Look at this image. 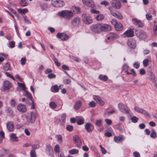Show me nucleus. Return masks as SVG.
<instances>
[{"label":"nucleus","instance_id":"nucleus-55","mask_svg":"<svg viewBox=\"0 0 157 157\" xmlns=\"http://www.w3.org/2000/svg\"><path fill=\"white\" fill-rule=\"evenodd\" d=\"M90 12L92 13L98 14L100 13L99 11L97 10L94 9H92L90 10Z\"/></svg>","mask_w":157,"mask_h":157},{"label":"nucleus","instance_id":"nucleus-50","mask_svg":"<svg viewBox=\"0 0 157 157\" xmlns=\"http://www.w3.org/2000/svg\"><path fill=\"white\" fill-rule=\"evenodd\" d=\"M66 129L68 131L71 132L73 129V127L71 125H68L66 126Z\"/></svg>","mask_w":157,"mask_h":157},{"label":"nucleus","instance_id":"nucleus-51","mask_svg":"<svg viewBox=\"0 0 157 157\" xmlns=\"http://www.w3.org/2000/svg\"><path fill=\"white\" fill-rule=\"evenodd\" d=\"M30 156L31 157H36V151L34 150H32L31 151Z\"/></svg>","mask_w":157,"mask_h":157},{"label":"nucleus","instance_id":"nucleus-61","mask_svg":"<svg viewBox=\"0 0 157 157\" xmlns=\"http://www.w3.org/2000/svg\"><path fill=\"white\" fill-rule=\"evenodd\" d=\"M111 23L114 25L115 27L119 22H117L116 20L113 19L111 21Z\"/></svg>","mask_w":157,"mask_h":157},{"label":"nucleus","instance_id":"nucleus-62","mask_svg":"<svg viewBox=\"0 0 157 157\" xmlns=\"http://www.w3.org/2000/svg\"><path fill=\"white\" fill-rule=\"evenodd\" d=\"M84 120L83 119H81L78 120L77 122V124L78 125H80L83 124L84 123Z\"/></svg>","mask_w":157,"mask_h":157},{"label":"nucleus","instance_id":"nucleus-11","mask_svg":"<svg viewBox=\"0 0 157 157\" xmlns=\"http://www.w3.org/2000/svg\"><path fill=\"white\" fill-rule=\"evenodd\" d=\"M80 23V18L78 17H76L73 19L71 21L72 25L74 27H78Z\"/></svg>","mask_w":157,"mask_h":157},{"label":"nucleus","instance_id":"nucleus-33","mask_svg":"<svg viewBox=\"0 0 157 157\" xmlns=\"http://www.w3.org/2000/svg\"><path fill=\"white\" fill-rule=\"evenodd\" d=\"M24 95L27 97V98L30 99H31L32 98L31 95L27 91L25 90L23 94Z\"/></svg>","mask_w":157,"mask_h":157},{"label":"nucleus","instance_id":"nucleus-59","mask_svg":"<svg viewBox=\"0 0 157 157\" xmlns=\"http://www.w3.org/2000/svg\"><path fill=\"white\" fill-rule=\"evenodd\" d=\"M26 58L25 57L22 58L21 60V64L22 65H23L25 63Z\"/></svg>","mask_w":157,"mask_h":157},{"label":"nucleus","instance_id":"nucleus-43","mask_svg":"<svg viewBox=\"0 0 157 157\" xmlns=\"http://www.w3.org/2000/svg\"><path fill=\"white\" fill-rule=\"evenodd\" d=\"M99 78L102 80L106 81L108 80V78L106 75L103 76L102 75H100L99 76Z\"/></svg>","mask_w":157,"mask_h":157},{"label":"nucleus","instance_id":"nucleus-8","mask_svg":"<svg viewBox=\"0 0 157 157\" xmlns=\"http://www.w3.org/2000/svg\"><path fill=\"white\" fill-rule=\"evenodd\" d=\"M83 4L86 6L92 8L95 7V4L93 0H82Z\"/></svg>","mask_w":157,"mask_h":157},{"label":"nucleus","instance_id":"nucleus-30","mask_svg":"<svg viewBox=\"0 0 157 157\" xmlns=\"http://www.w3.org/2000/svg\"><path fill=\"white\" fill-rule=\"evenodd\" d=\"M104 18V16L102 14H100L97 15L96 17V19L98 21H102Z\"/></svg>","mask_w":157,"mask_h":157},{"label":"nucleus","instance_id":"nucleus-52","mask_svg":"<svg viewBox=\"0 0 157 157\" xmlns=\"http://www.w3.org/2000/svg\"><path fill=\"white\" fill-rule=\"evenodd\" d=\"M53 59L57 66L58 67H59L60 66V63L58 61L57 59L56 58L54 57L53 58Z\"/></svg>","mask_w":157,"mask_h":157},{"label":"nucleus","instance_id":"nucleus-31","mask_svg":"<svg viewBox=\"0 0 157 157\" xmlns=\"http://www.w3.org/2000/svg\"><path fill=\"white\" fill-rule=\"evenodd\" d=\"M81 106V102L80 101H78L76 102L75 105L74 106L75 109L78 110L80 108Z\"/></svg>","mask_w":157,"mask_h":157},{"label":"nucleus","instance_id":"nucleus-25","mask_svg":"<svg viewBox=\"0 0 157 157\" xmlns=\"http://www.w3.org/2000/svg\"><path fill=\"white\" fill-rule=\"evenodd\" d=\"M53 151V148L52 147L49 145H48L46 146V151L47 153L49 155H50Z\"/></svg>","mask_w":157,"mask_h":157},{"label":"nucleus","instance_id":"nucleus-20","mask_svg":"<svg viewBox=\"0 0 157 157\" xmlns=\"http://www.w3.org/2000/svg\"><path fill=\"white\" fill-rule=\"evenodd\" d=\"M17 110L20 112H25L27 111V109L25 105L23 104H19L17 106Z\"/></svg>","mask_w":157,"mask_h":157},{"label":"nucleus","instance_id":"nucleus-32","mask_svg":"<svg viewBox=\"0 0 157 157\" xmlns=\"http://www.w3.org/2000/svg\"><path fill=\"white\" fill-rule=\"evenodd\" d=\"M115 128L119 130L120 132H124V129L122 128L121 126V124L119 123L115 126Z\"/></svg>","mask_w":157,"mask_h":157},{"label":"nucleus","instance_id":"nucleus-60","mask_svg":"<svg viewBox=\"0 0 157 157\" xmlns=\"http://www.w3.org/2000/svg\"><path fill=\"white\" fill-rule=\"evenodd\" d=\"M105 121L107 124L108 125H110L112 123V121L110 119H106L105 120Z\"/></svg>","mask_w":157,"mask_h":157},{"label":"nucleus","instance_id":"nucleus-1","mask_svg":"<svg viewBox=\"0 0 157 157\" xmlns=\"http://www.w3.org/2000/svg\"><path fill=\"white\" fill-rule=\"evenodd\" d=\"M135 34L137 37L140 40H145L147 38V33L143 30H136L135 31Z\"/></svg>","mask_w":157,"mask_h":157},{"label":"nucleus","instance_id":"nucleus-38","mask_svg":"<svg viewBox=\"0 0 157 157\" xmlns=\"http://www.w3.org/2000/svg\"><path fill=\"white\" fill-rule=\"evenodd\" d=\"M102 120L101 119L97 120L95 122V125L98 127H100L102 125Z\"/></svg>","mask_w":157,"mask_h":157},{"label":"nucleus","instance_id":"nucleus-9","mask_svg":"<svg viewBox=\"0 0 157 157\" xmlns=\"http://www.w3.org/2000/svg\"><path fill=\"white\" fill-rule=\"evenodd\" d=\"M100 30L104 32L110 31L112 29L111 26L106 24H100Z\"/></svg>","mask_w":157,"mask_h":157},{"label":"nucleus","instance_id":"nucleus-63","mask_svg":"<svg viewBox=\"0 0 157 157\" xmlns=\"http://www.w3.org/2000/svg\"><path fill=\"white\" fill-rule=\"evenodd\" d=\"M101 5H104L105 6H106L109 5V3L108 2L104 1L101 2Z\"/></svg>","mask_w":157,"mask_h":157},{"label":"nucleus","instance_id":"nucleus-57","mask_svg":"<svg viewBox=\"0 0 157 157\" xmlns=\"http://www.w3.org/2000/svg\"><path fill=\"white\" fill-rule=\"evenodd\" d=\"M56 77V75L52 74H49L48 75V77L50 79L55 78Z\"/></svg>","mask_w":157,"mask_h":157},{"label":"nucleus","instance_id":"nucleus-44","mask_svg":"<svg viewBox=\"0 0 157 157\" xmlns=\"http://www.w3.org/2000/svg\"><path fill=\"white\" fill-rule=\"evenodd\" d=\"M32 148H33V150L39 148L40 147V145L39 143H36L34 144L31 145Z\"/></svg>","mask_w":157,"mask_h":157},{"label":"nucleus","instance_id":"nucleus-13","mask_svg":"<svg viewBox=\"0 0 157 157\" xmlns=\"http://www.w3.org/2000/svg\"><path fill=\"white\" fill-rule=\"evenodd\" d=\"M134 35V32L131 29H130L126 31L122 34V36L124 37H131L133 36Z\"/></svg>","mask_w":157,"mask_h":157},{"label":"nucleus","instance_id":"nucleus-12","mask_svg":"<svg viewBox=\"0 0 157 157\" xmlns=\"http://www.w3.org/2000/svg\"><path fill=\"white\" fill-rule=\"evenodd\" d=\"M52 5L56 7H59L63 6L64 5V2L63 1L60 0H56L52 1Z\"/></svg>","mask_w":157,"mask_h":157},{"label":"nucleus","instance_id":"nucleus-24","mask_svg":"<svg viewBox=\"0 0 157 157\" xmlns=\"http://www.w3.org/2000/svg\"><path fill=\"white\" fill-rule=\"evenodd\" d=\"M11 87V83L8 81L4 82V88L5 90L9 89Z\"/></svg>","mask_w":157,"mask_h":157},{"label":"nucleus","instance_id":"nucleus-41","mask_svg":"<svg viewBox=\"0 0 157 157\" xmlns=\"http://www.w3.org/2000/svg\"><path fill=\"white\" fill-rule=\"evenodd\" d=\"M20 5L22 6H25L28 5V3L25 0H21L20 2Z\"/></svg>","mask_w":157,"mask_h":157},{"label":"nucleus","instance_id":"nucleus-42","mask_svg":"<svg viewBox=\"0 0 157 157\" xmlns=\"http://www.w3.org/2000/svg\"><path fill=\"white\" fill-rule=\"evenodd\" d=\"M50 106L52 109H55L57 106V105L53 101L50 102L49 104Z\"/></svg>","mask_w":157,"mask_h":157},{"label":"nucleus","instance_id":"nucleus-19","mask_svg":"<svg viewBox=\"0 0 157 157\" xmlns=\"http://www.w3.org/2000/svg\"><path fill=\"white\" fill-rule=\"evenodd\" d=\"M93 97L94 99L100 105L102 106L104 105V102L98 96L94 95Z\"/></svg>","mask_w":157,"mask_h":157},{"label":"nucleus","instance_id":"nucleus-47","mask_svg":"<svg viewBox=\"0 0 157 157\" xmlns=\"http://www.w3.org/2000/svg\"><path fill=\"white\" fill-rule=\"evenodd\" d=\"M10 65L8 63H7L3 67V69L5 71H8L10 69Z\"/></svg>","mask_w":157,"mask_h":157},{"label":"nucleus","instance_id":"nucleus-36","mask_svg":"<svg viewBox=\"0 0 157 157\" xmlns=\"http://www.w3.org/2000/svg\"><path fill=\"white\" fill-rule=\"evenodd\" d=\"M156 134L155 130L154 129H152L151 131V134L150 135L151 137L153 138H155L156 137Z\"/></svg>","mask_w":157,"mask_h":157},{"label":"nucleus","instance_id":"nucleus-18","mask_svg":"<svg viewBox=\"0 0 157 157\" xmlns=\"http://www.w3.org/2000/svg\"><path fill=\"white\" fill-rule=\"evenodd\" d=\"M132 22L133 24L137 25L139 27H141L143 26V24L141 21L136 18H132Z\"/></svg>","mask_w":157,"mask_h":157},{"label":"nucleus","instance_id":"nucleus-35","mask_svg":"<svg viewBox=\"0 0 157 157\" xmlns=\"http://www.w3.org/2000/svg\"><path fill=\"white\" fill-rule=\"evenodd\" d=\"M72 10L75 13H77L80 11L79 8L77 7H72Z\"/></svg>","mask_w":157,"mask_h":157},{"label":"nucleus","instance_id":"nucleus-37","mask_svg":"<svg viewBox=\"0 0 157 157\" xmlns=\"http://www.w3.org/2000/svg\"><path fill=\"white\" fill-rule=\"evenodd\" d=\"M17 11L19 13L22 14H25L28 12V10L27 9L25 8L22 10L19 9L17 10Z\"/></svg>","mask_w":157,"mask_h":157},{"label":"nucleus","instance_id":"nucleus-10","mask_svg":"<svg viewBox=\"0 0 157 157\" xmlns=\"http://www.w3.org/2000/svg\"><path fill=\"white\" fill-rule=\"evenodd\" d=\"M135 110L138 113L143 114L145 116L150 117V116L149 114L145 110L140 108L138 106H135L134 107Z\"/></svg>","mask_w":157,"mask_h":157},{"label":"nucleus","instance_id":"nucleus-28","mask_svg":"<svg viewBox=\"0 0 157 157\" xmlns=\"http://www.w3.org/2000/svg\"><path fill=\"white\" fill-rule=\"evenodd\" d=\"M11 139L13 141L17 142L18 141V137L16 136L15 134L13 133L10 136Z\"/></svg>","mask_w":157,"mask_h":157},{"label":"nucleus","instance_id":"nucleus-14","mask_svg":"<svg viewBox=\"0 0 157 157\" xmlns=\"http://www.w3.org/2000/svg\"><path fill=\"white\" fill-rule=\"evenodd\" d=\"M56 36L59 38H60L62 40H66L69 38L67 34L64 33H58Z\"/></svg>","mask_w":157,"mask_h":157},{"label":"nucleus","instance_id":"nucleus-54","mask_svg":"<svg viewBox=\"0 0 157 157\" xmlns=\"http://www.w3.org/2000/svg\"><path fill=\"white\" fill-rule=\"evenodd\" d=\"M131 120L132 122L136 123L137 122L138 118L136 116H133L131 118Z\"/></svg>","mask_w":157,"mask_h":157},{"label":"nucleus","instance_id":"nucleus-34","mask_svg":"<svg viewBox=\"0 0 157 157\" xmlns=\"http://www.w3.org/2000/svg\"><path fill=\"white\" fill-rule=\"evenodd\" d=\"M151 61V58L149 59H144L143 62V65L144 67H146L147 66L148 63L149 62Z\"/></svg>","mask_w":157,"mask_h":157},{"label":"nucleus","instance_id":"nucleus-27","mask_svg":"<svg viewBox=\"0 0 157 157\" xmlns=\"http://www.w3.org/2000/svg\"><path fill=\"white\" fill-rule=\"evenodd\" d=\"M52 92L54 93H56L59 91V88L57 85H55L52 87L51 88Z\"/></svg>","mask_w":157,"mask_h":157},{"label":"nucleus","instance_id":"nucleus-15","mask_svg":"<svg viewBox=\"0 0 157 157\" xmlns=\"http://www.w3.org/2000/svg\"><path fill=\"white\" fill-rule=\"evenodd\" d=\"M93 32L95 33H99L100 30V24L94 25L90 27Z\"/></svg>","mask_w":157,"mask_h":157},{"label":"nucleus","instance_id":"nucleus-64","mask_svg":"<svg viewBox=\"0 0 157 157\" xmlns=\"http://www.w3.org/2000/svg\"><path fill=\"white\" fill-rule=\"evenodd\" d=\"M133 154L135 157H139L140 156L139 153L137 151H134L133 152Z\"/></svg>","mask_w":157,"mask_h":157},{"label":"nucleus","instance_id":"nucleus-6","mask_svg":"<svg viewBox=\"0 0 157 157\" xmlns=\"http://www.w3.org/2000/svg\"><path fill=\"white\" fill-rule=\"evenodd\" d=\"M82 18L83 22L86 24H89L93 22L92 17L86 14H83L82 16Z\"/></svg>","mask_w":157,"mask_h":157},{"label":"nucleus","instance_id":"nucleus-4","mask_svg":"<svg viewBox=\"0 0 157 157\" xmlns=\"http://www.w3.org/2000/svg\"><path fill=\"white\" fill-rule=\"evenodd\" d=\"M36 113L33 112H31L30 116L26 117V119L28 122L33 123L36 121Z\"/></svg>","mask_w":157,"mask_h":157},{"label":"nucleus","instance_id":"nucleus-5","mask_svg":"<svg viewBox=\"0 0 157 157\" xmlns=\"http://www.w3.org/2000/svg\"><path fill=\"white\" fill-rule=\"evenodd\" d=\"M111 14L115 17L119 19H121L123 17L121 14L118 12L113 10L112 7H110L109 8Z\"/></svg>","mask_w":157,"mask_h":157},{"label":"nucleus","instance_id":"nucleus-23","mask_svg":"<svg viewBox=\"0 0 157 157\" xmlns=\"http://www.w3.org/2000/svg\"><path fill=\"white\" fill-rule=\"evenodd\" d=\"M114 141L116 143H118L124 140V136L121 135H120L118 136H115L114 138Z\"/></svg>","mask_w":157,"mask_h":157},{"label":"nucleus","instance_id":"nucleus-48","mask_svg":"<svg viewBox=\"0 0 157 157\" xmlns=\"http://www.w3.org/2000/svg\"><path fill=\"white\" fill-rule=\"evenodd\" d=\"M17 84L18 86L21 88L22 90H23L24 91L25 90V86L24 84H23V83H19L18 82Z\"/></svg>","mask_w":157,"mask_h":157},{"label":"nucleus","instance_id":"nucleus-21","mask_svg":"<svg viewBox=\"0 0 157 157\" xmlns=\"http://www.w3.org/2000/svg\"><path fill=\"white\" fill-rule=\"evenodd\" d=\"M6 126L8 130L10 132H13L14 129L13 124L11 121L8 122L6 123Z\"/></svg>","mask_w":157,"mask_h":157},{"label":"nucleus","instance_id":"nucleus-56","mask_svg":"<svg viewBox=\"0 0 157 157\" xmlns=\"http://www.w3.org/2000/svg\"><path fill=\"white\" fill-rule=\"evenodd\" d=\"M154 34L157 36V24L155 25L153 29Z\"/></svg>","mask_w":157,"mask_h":157},{"label":"nucleus","instance_id":"nucleus-53","mask_svg":"<svg viewBox=\"0 0 157 157\" xmlns=\"http://www.w3.org/2000/svg\"><path fill=\"white\" fill-rule=\"evenodd\" d=\"M23 18L24 19V20L26 23L30 24L31 23V21H29V20L27 18V16H23Z\"/></svg>","mask_w":157,"mask_h":157},{"label":"nucleus","instance_id":"nucleus-26","mask_svg":"<svg viewBox=\"0 0 157 157\" xmlns=\"http://www.w3.org/2000/svg\"><path fill=\"white\" fill-rule=\"evenodd\" d=\"M115 30L117 31H120L122 30L123 28L122 25L119 22L115 26Z\"/></svg>","mask_w":157,"mask_h":157},{"label":"nucleus","instance_id":"nucleus-39","mask_svg":"<svg viewBox=\"0 0 157 157\" xmlns=\"http://www.w3.org/2000/svg\"><path fill=\"white\" fill-rule=\"evenodd\" d=\"M116 4L112 5L116 9H119L120 8L121 6V5L120 1L117 2Z\"/></svg>","mask_w":157,"mask_h":157},{"label":"nucleus","instance_id":"nucleus-22","mask_svg":"<svg viewBox=\"0 0 157 157\" xmlns=\"http://www.w3.org/2000/svg\"><path fill=\"white\" fill-rule=\"evenodd\" d=\"M119 35L115 33H111L109 35V36L107 38L108 40H110L111 39H114L117 38L119 37Z\"/></svg>","mask_w":157,"mask_h":157},{"label":"nucleus","instance_id":"nucleus-45","mask_svg":"<svg viewBox=\"0 0 157 157\" xmlns=\"http://www.w3.org/2000/svg\"><path fill=\"white\" fill-rule=\"evenodd\" d=\"M54 150L56 153H59L60 151V147L59 145H56L54 147Z\"/></svg>","mask_w":157,"mask_h":157},{"label":"nucleus","instance_id":"nucleus-49","mask_svg":"<svg viewBox=\"0 0 157 157\" xmlns=\"http://www.w3.org/2000/svg\"><path fill=\"white\" fill-rule=\"evenodd\" d=\"M66 116L65 113H63L61 115V120L63 122H65L66 121Z\"/></svg>","mask_w":157,"mask_h":157},{"label":"nucleus","instance_id":"nucleus-46","mask_svg":"<svg viewBox=\"0 0 157 157\" xmlns=\"http://www.w3.org/2000/svg\"><path fill=\"white\" fill-rule=\"evenodd\" d=\"M40 8L43 10H45L48 8V5L47 4H44L41 5Z\"/></svg>","mask_w":157,"mask_h":157},{"label":"nucleus","instance_id":"nucleus-3","mask_svg":"<svg viewBox=\"0 0 157 157\" xmlns=\"http://www.w3.org/2000/svg\"><path fill=\"white\" fill-rule=\"evenodd\" d=\"M118 105L119 110L121 112L126 114H130V110L126 105L122 103H120Z\"/></svg>","mask_w":157,"mask_h":157},{"label":"nucleus","instance_id":"nucleus-7","mask_svg":"<svg viewBox=\"0 0 157 157\" xmlns=\"http://www.w3.org/2000/svg\"><path fill=\"white\" fill-rule=\"evenodd\" d=\"M73 140L76 146L78 147L82 145V141L79 137L77 135H75L73 137Z\"/></svg>","mask_w":157,"mask_h":157},{"label":"nucleus","instance_id":"nucleus-17","mask_svg":"<svg viewBox=\"0 0 157 157\" xmlns=\"http://www.w3.org/2000/svg\"><path fill=\"white\" fill-rule=\"evenodd\" d=\"M128 45L131 48L134 49L136 47V40L133 39H131L128 41Z\"/></svg>","mask_w":157,"mask_h":157},{"label":"nucleus","instance_id":"nucleus-58","mask_svg":"<svg viewBox=\"0 0 157 157\" xmlns=\"http://www.w3.org/2000/svg\"><path fill=\"white\" fill-rule=\"evenodd\" d=\"M89 105L90 107H94L96 106V103L94 101H92L90 102Z\"/></svg>","mask_w":157,"mask_h":157},{"label":"nucleus","instance_id":"nucleus-2","mask_svg":"<svg viewBox=\"0 0 157 157\" xmlns=\"http://www.w3.org/2000/svg\"><path fill=\"white\" fill-rule=\"evenodd\" d=\"M57 15L66 19H69L73 16L74 13L69 10H64L58 12Z\"/></svg>","mask_w":157,"mask_h":157},{"label":"nucleus","instance_id":"nucleus-29","mask_svg":"<svg viewBox=\"0 0 157 157\" xmlns=\"http://www.w3.org/2000/svg\"><path fill=\"white\" fill-rule=\"evenodd\" d=\"M56 139L58 142L59 143H62L63 141V137L60 134H58L56 136Z\"/></svg>","mask_w":157,"mask_h":157},{"label":"nucleus","instance_id":"nucleus-40","mask_svg":"<svg viewBox=\"0 0 157 157\" xmlns=\"http://www.w3.org/2000/svg\"><path fill=\"white\" fill-rule=\"evenodd\" d=\"M78 151L75 149H73L69 151V153L71 154H75L78 153Z\"/></svg>","mask_w":157,"mask_h":157},{"label":"nucleus","instance_id":"nucleus-16","mask_svg":"<svg viewBox=\"0 0 157 157\" xmlns=\"http://www.w3.org/2000/svg\"><path fill=\"white\" fill-rule=\"evenodd\" d=\"M85 128L87 132H90L93 131L94 127L91 123H87L85 124Z\"/></svg>","mask_w":157,"mask_h":157}]
</instances>
